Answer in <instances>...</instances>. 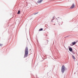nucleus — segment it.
Here are the masks:
<instances>
[{
    "label": "nucleus",
    "mask_w": 78,
    "mask_h": 78,
    "mask_svg": "<svg viewBox=\"0 0 78 78\" xmlns=\"http://www.w3.org/2000/svg\"><path fill=\"white\" fill-rule=\"evenodd\" d=\"M28 47H26L25 49V54L24 58L27 57V56H28Z\"/></svg>",
    "instance_id": "nucleus-1"
},
{
    "label": "nucleus",
    "mask_w": 78,
    "mask_h": 78,
    "mask_svg": "<svg viewBox=\"0 0 78 78\" xmlns=\"http://www.w3.org/2000/svg\"><path fill=\"white\" fill-rule=\"evenodd\" d=\"M65 71V66L64 65H62V72L64 73Z\"/></svg>",
    "instance_id": "nucleus-2"
},
{
    "label": "nucleus",
    "mask_w": 78,
    "mask_h": 78,
    "mask_svg": "<svg viewBox=\"0 0 78 78\" xmlns=\"http://www.w3.org/2000/svg\"><path fill=\"white\" fill-rule=\"evenodd\" d=\"M74 7H75V5H74V4H73L70 7V9H73V8H74Z\"/></svg>",
    "instance_id": "nucleus-3"
},
{
    "label": "nucleus",
    "mask_w": 78,
    "mask_h": 78,
    "mask_svg": "<svg viewBox=\"0 0 78 78\" xmlns=\"http://www.w3.org/2000/svg\"><path fill=\"white\" fill-rule=\"evenodd\" d=\"M43 1V0H39L37 1V2L38 3H41Z\"/></svg>",
    "instance_id": "nucleus-4"
},
{
    "label": "nucleus",
    "mask_w": 78,
    "mask_h": 78,
    "mask_svg": "<svg viewBox=\"0 0 78 78\" xmlns=\"http://www.w3.org/2000/svg\"><path fill=\"white\" fill-rule=\"evenodd\" d=\"M69 50L70 51H72L73 50L72 49V48H69Z\"/></svg>",
    "instance_id": "nucleus-5"
},
{
    "label": "nucleus",
    "mask_w": 78,
    "mask_h": 78,
    "mask_svg": "<svg viewBox=\"0 0 78 78\" xmlns=\"http://www.w3.org/2000/svg\"><path fill=\"white\" fill-rule=\"evenodd\" d=\"M76 42L74 41V42H72V44L73 45H75V44H76Z\"/></svg>",
    "instance_id": "nucleus-6"
},
{
    "label": "nucleus",
    "mask_w": 78,
    "mask_h": 78,
    "mask_svg": "<svg viewBox=\"0 0 78 78\" xmlns=\"http://www.w3.org/2000/svg\"><path fill=\"white\" fill-rule=\"evenodd\" d=\"M72 58H73V59H75V57L73 55H72Z\"/></svg>",
    "instance_id": "nucleus-7"
},
{
    "label": "nucleus",
    "mask_w": 78,
    "mask_h": 78,
    "mask_svg": "<svg viewBox=\"0 0 78 78\" xmlns=\"http://www.w3.org/2000/svg\"><path fill=\"white\" fill-rule=\"evenodd\" d=\"M42 30H43V29L41 28V29H39V31H42Z\"/></svg>",
    "instance_id": "nucleus-8"
},
{
    "label": "nucleus",
    "mask_w": 78,
    "mask_h": 78,
    "mask_svg": "<svg viewBox=\"0 0 78 78\" xmlns=\"http://www.w3.org/2000/svg\"><path fill=\"white\" fill-rule=\"evenodd\" d=\"M20 10H19L17 13L18 14H20Z\"/></svg>",
    "instance_id": "nucleus-9"
},
{
    "label": "nucleus",
    "mask_w": 78,
    "mask_h": 78,
    "mask_svg": "<svg viewBox=\"0 0 78 78\" xmlns=\"http://www.w3.org/2000/svg\"><path fill=\"white\" fill-rule=\"evenodd\" d=\"M2 45H3V44H0V46H2Z\"/></svg>",
    "instance_id": "nucleus-10"
},
{
    "label": "nucleus",
    "mask_w": 78,
    "mask_h": 78,
    "mask_svg": "<svg viewBox=\"0 0 78 78\" xmlns=\"http://www.w3.org/2000/svg\"><path fill=\"white\" fill-rule=\"evenodd\" d=\"M71 45L72 46V44H71Z\"/></svg>",
    "instance_id": "nucleus-11"
},
{
    "label": "nucleus",
    "mask_w": 78,
    "mask_h": 78,
    "mask_svg": "<svg viewBox=\"0 0 78 78\" xmlns=\"http://www.w3.org/2000/svg\"><path fill=\"white\" fill-rule=\"evenodd\" d=\"M37 14V13L35 14Z\"/></svg>",
    "instance_id": "nucleus-12"
},
{
    "label": "nucleus",
    "mask_w": 78,
    "mask_h": 78,
    "mask_svg": "<svg viewBox=\"0 0 78 78\" xmlns=\"http://www.w3.org/2000/svg\"><path fill=\"white\" fill-rule=\"evenodd\" d=\"M77 64H78V63H77Z\"/></svg>",
    "instance_id": "nucleus-13"
}]
</instances>
